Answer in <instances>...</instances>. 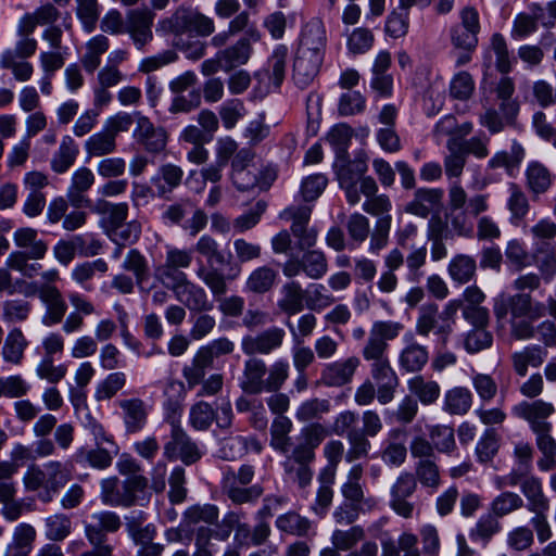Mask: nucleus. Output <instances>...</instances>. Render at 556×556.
<instances>
[{"label":"nucleus","instance_id":"4c0bfd02","mask_svg":"<svg viewBox=\"0 0 556 556\" xmlns=\"http://www.w3.org/2000/svg\"><path fill=\"white\" fill-rule=\"evenodd\" d=\"M78 154L79 148L76 141L71 136H64L51 159L52 170L56 174H64L74 165Z\"/></svg>","mask_w":556,"mask_h":556},{"label":"nucleus","instance_id":"aec40b11","mask_svg":"<svg viewBox=\"0 0 556 556\" xmlns=\"http://www.w3.org/2000/svg\"><path fill=\"white\" fill-rule=\"evenodd\" d=\"M153 20L154 13L149 9H136L128 12L125 33L129 34L138 49H142L152 41Z\"/></svg>","mask_w":556,"mask_h":556},{"label":"nucleus","instance_id":"c756f323","mask_svg":"<svg viewBox=\"0 0 556 556\" xmlns=\"http://www.w3.org/2000/svg\"><path fill=\"white\" fill-rule=\"evenodd\" d=\"M184 170L180 166L166 163L159 167L157 175L151 179L160 198H167L182 181Z\"/></svg>","mask_w":556,"mask_h":556},{"label":"nucleus","instance_id":"20e7f679","mask_svg":"<svg viewBox=\"0 0 556 556\" xmlns=\"http://www.w3.org/2000/svg\"><path fill=\"white\" fill-rule=\"evenodd\" d=\"M13 242L18 249L9 254L5 264L9 268L18 271L23 277H36L41 265L30 261L43 260L48 253V242L39 237L38 230L33 227H20L13 232Z\"/></svg>","mask_w":556,"mask_h":556},{"label":"nucleus","instance_id":"864d4df0","mask_svg":"<svg viewBox=\"0 0 556 556\" xmlns=\"http://www.w3.org/2000/svg\"><path fill=\"white\" fill-rule=\"evenodd\" d=\"M323 455L327 465L319 476L326 478L328 482H334L338 467L344 456V444L340 440H329L323 447Z\"/></svg>","mask_w":556,"mask_h":556},{"label":"nucleus","instance_id":"9b49d317","mask_svg":"<svg viewBox=\"0 0 556 556\" xmlns=\"http://www.w3.org/2000/svg\"><path fill=\"white\" fill-rule=\"evenodd\" d=\"M418 483L414 473L402 471L390 489V508L399 516L410 519L418 509L410 497L417 491Z\"/></svg>","mask_w":556,"mask_h":556},{"label":"nucleus","instance_id":"bb28decb","mask_svg":"<svg viewBox=\"0 0 556 556\" xmlns=\"http://www.w3.org/2000/svg\"><path fill=\"white\" fill-rule=\"evenodd\" d=\"M443 191L441 189L420 188L414 193V198L405 206V212L426 218L441 206Z\"/></svg>","mask_w":556,"mask_h":556},{"label":"nucleus","instance_id":"a211bd4d","mask_svg":"<svg viewBox=\"0 0 556 556\" xmlns=\"http://www.w3.org/2000/svg\"><path fill=\"white\" fill-rule=\"evenodd\" d=\"M261 39V30L251 28L236 43L218 51V56L224 60V70L230 71L236 66L245 64L253 52L251 43L258 42Z\"/></svg>","mask_w":556,"mask_h":556},{"label":"nucleus","instance_id":"6e6d98bb","mask_svg":"<svg viewBox=\"0 0 556 556\" xmlns=\"http://www.w3.org/2000/svg\"><path fill=\"white\" fill-rule=\"evenodd\" d=\"M494 92L497 100L501 101L500 110L503 112L504 116L507 119H513L519 111L517 101L511 99L515 92L513 79L509 77H502L494 87Z\"/></svg>","mask_w":556,"mask_h":556},{"label":"nucleus","instance_id":"3c124183","mask_svg":"<svg viewBox=\"0 0 556 556\" xmlns=\"http://www.w3.org/2000/svg\"><path fill=\"white\" fill-rule=\"evenodd\" d=\"M85 151L87 159L103 157L111 155L116 151V140L106 131L102 130L91 135L85 141Z\"/></svg>","mask_w":556,"mask_h":556},{"label":"nucleus","instance_id":"09e8293b","mask_svg":"<svg viewBox=\"0 0 556 556\" xmlns=\"http://www.w3.org/2000/svg\"><path fill=\"white\" fill-rule=\"evenodd\" d=\"M251 28L258 29L254 23H251L250 14L247 11L239 12L229 22L227 30L218 33L212 37L211 45L216 48H220L225 46L231 37L242 31L248 34Z\"/></svg>","mask_w":556,"mask_h":556},{"label":"nucleus","instance_id":"e2e57ef3","mask_svg":"<svg viewBox=\"0 0 556 556\" xmlns=\"http://www.w3.org/2000/svg\"><path fill=\"white\" fill-rule=\"evenodd\" d=\"M75 459L77 463H86L94 469L104 470L112 465L113 455L103 445L89 450L81 447L76 452Z\"/></svg>","mask_w":556,"mask_h":556},{"label":"nucleus","instance_id":"6ab92c4d","mask_svg":"<svg viewBox=\"0 0 556 556\" xmlns=\"http://www.w3.org/2000/svg\"><path fill=\"white\" fill-rule=\"evenodd\" d=\"M554 413V405L543 400L522 401L513 407V414L526 420L532 431L551 426L552 424L547 419Z\"/></svg>","mask_w":556,"mask_h":556},{"label":"nucleus","instance_id":"4be33fe9","mask_svg":"<svg viewBox=\"0 0 556 556\" xmlns=\"http://www.w3.org/2000/svg\"><path fill=\"white\" fill-rule=\"evenodd\" d=\"M96 181L93 172L87 166H80L71 177V184L66 191V198L70 204L75 208L90 206V199L87 192L92 188Z\"/></svg>","mask_w":556,"mask_h":556},{"label":"nucleus","instance_id":"b1692460","mask_svg":"<svg viewBox=\"0 0 556 556\" xmlns=\"http://www.w3.org/2000/svg\"><path fill=\"white\" fill-rule=\"evenodd\" d=\"M326 45L327 37L323 22L312 20L302 29L298 52L324 58Z\"/></svg>","mask_w":556,"mask_h":556},{"label":"nucleus","instance_id":"2f4dec72","mask_svg":"<svg viewBox=\"0 0 556 556\" xmlns=\"http://www.w3.org/2000/svg\"><path fill=\"white\" fill-rule=\"evenodd\" d=\"M70 301L76 311L70 313L62 325V330L66 334L81 330L85 325L84 315H91L96 313L94 305L80 294H71Z\"/></svg>","mask_w":556,"mask_h":556},{"label":"nucleus","instance_id":"4468645a","mask_svg":"<svg viewBox=\"0 0 556 556\" xmlns=\"http://www.w3.org/2000/svg\"><path fill=\"white\" fill-rule=\"evenodd\" d=\"M123 425L127 434H135L144 429L150 415V406L140 397H123L116 401Z\"/></svg>","mask_w":556,"mask_h":556},{"label":"nucleus","instance_id":"dca6fc26","mask_svg":"<svg viewBox=\"0 0 556 556\" xmlns=\"http://www.w3.org/2000/svg\"><path fill=\"white\" fill-rule=\"evenodd\" d=\"M136 128L134 137L136 141L148 152L152 154L161 153L167 146V131L155 126L147 116L136 113Z\"/></svg>","mask_w":556,"mask_h":556},{"label":"nucleus","instance_id":"f3484780","mask_svg":"<svg viewBox=\"0 0 556 556\" xmlns=\"http://www.w3.org/2000/svg\"><path fill=\"white\" fill-rule=\"evenodd\" d=\"M163 455L168 460L180 458L186 465H191L198 462L201 457L197 445L178 426L173 427L170 440L165 443Z\"/></svg>","mask_w":556,"mask_h":556},{"label":"nucleus","instance_id":"f704fd0d","mask_svg":"<svg viewBox=\"0 0 556 556\" xmlns=\"http://www.w3.org/2000/svg\"><path fill=\"white\" fill-rule=\"evenodd\" d=\"M223 491L227 497L237 505L256 502L263 494L264 489L261 484L242 485L235 483L233 478H224Z\"/></svg>","mask_w":556,"mask_h":556},{"label":"nucleus","instance_id":"cd10ccee","mask_svg":"<svg viewBox=\"0 0 556 556\" xmlns=\"http://www.w3.org/2000/svg\"><path fill=\"white\" fill-rule=\"evenodd\" d=\"M323 61L324 58L296 52L292 74L294 84L302 89L308 87L317 77Z\"/></svg>","mask_w":556,"mask_h":556},{"label":"nucleus","instance_id":"a878e982","mask_svg":"<svg viewBox=\"0 0 556 556\" xmlns=\"http://www.w3.org/2000/svg\"><path fill=\"white\" fill-rule=\"evenodd\" d=\"M46 491L39 493V500L50 503L54 495L71 480V471L60 460H50L45 464Z\"/></svg>","mask_w":556,"mask_h":556},{"label":"nucleus","instance_id":"a18cd8bd","mask_svg":"<svg viewBox=\"0 0 556 556\" xmlns=\"http://www.w3.org/2000/svg\"><path fill=\"white\" fill-rule=\"evenodd\" d=\"M110 48V40L104 35H97L86 43V52L81 58V64L87 73H94L101 64V56Z\"/></svg>","mask_w":556,"mask_h":556},{"label":"nucleus","instance_id":"6e6552de","mask_svg":"<svg viewBox=\"0 0 556 556\" xmlns=\"http://www.w3.org/2000/svg\"><path fill=\"white\" fill-rule=\"evenodd\" d=\"M157 27L165 34L177 36L194 31L198 36L208 37L215 31L213 18L186 7H179L170 16L162 18Z\"/></svg>","mask_w":556,"mask_h":556},{"label":"nucleus","instance_id":"7ed1b4c3","mask_svg":"<svg viewBox=\"0 0 556 556\" xmlns=\"http://www.w3.org/2000/svg\"><path fill=\"white\" fill-rule=\"evenodd\" d=\"M330 434L328 428L320 424L305 425L295 438L290 452L281 466L288 481L296 484L300 489L311 485L314 477L312 465L316 459V450Z\"/></svg>","mask_w":556,"mask_h":556},{"label":"nucleus","instance_id":"ddd939ff","mask_svg":"<svg viewBox=\"0 0 556 556\" xmlns=\"http://www.w3.org/2000/svg\"><path fill=\"white\" fill-rule=\"evenodd\" d=\"M167 288L173 291L176 300L190 312L204 313L214 307L205 289L189 278L175 282Z\"/></svg>","mask_w":556,"mask_h":556},{"label":"nucleus","instance_id":"4d7b16f0","mask_svg":"<svg viewBox=\"0 0 556 556\" xmlns=\"http://www.w3.org/2000/svg\"><path fill=\"white\" fill-rule=\"evenodd\" d=\"M36 539V530L28 523L18 525L13 534V542L9 546L8 556H28Z\"/></svg>","mask_w":556,"mask_h":556},{"label":"nucleus","instance_id":"8fccbe9b","mask_svg":"<svg viewBox=\"0 0 556 556\" xmlns=\"http://www.w3.org/2000/svg\"><path fill=\"white\" fill-rule=\"evenodd\" d=\"M477 264L472 256L456 254L450 261L447 271L452 280L465 285L476 276Z\"/></svg>","mask_w":556,"mask_h":556},{"label":"nucleus","instance_id":"774afa93","mask_svg":"<svg viewBox=\"0 0 556 556\" xmlns=\"http://www.w3.org/2000/svg\"><path fill=\"white\" fill-rule=\"evenodd\" d=\"M502 526L494 515L481 516L469 532V538L473 542L488 544L491 539L501 531Z\"/></svg>","mask_w":556,"mask_h":556},{"label":"nucleus","instance_id":"473e14b6","mask_svg":"<svg viewBox=\"0 0 556 556\" xmlns=\"http://www.w3.org/2000/svg\"><path fill=\"white\" fill-rule=\"evenodd\" d=\"M407 389L409 394L419 401L422 405H432L440 397V384L431 379H427L421 375H416L408 379Z\"/></svg>","mask_w":556,"mask_h":556},{"label":"nucleus","instance_id":"0e129e2a","mask_svg":"<svg viewBox=\"0 0 556 556\" xmlns=\"http://www.w3.org/2000/svg\"><path fill=\"white\" fill-rule=\"evenodd\" d=\"M127 382L126 374L123 371H114L109 374L94 390V399L98 402L109 401L113 399Z\"/></svg>","mask_w":556,"mask_h":556},{"label":"nucleus","instance_id":"58836bf2","mask_svg":"<svg viewBox=\"0 0 556 556\" xmlns=\"http://www.w3.org/2000/svg\"><path fill=\"white\" fill-rule=\"evenodd\" d=\"M472 405V394L465 387H454L444 393L443 410L450 415H466Z\"/></svg>","mask_w":556,"mask_h":556},{"label":"nucleus","instance_id":"c9c22d12","mask_svg":"<svg viewBox=\"0 0 556 556\" xmlns=\"http://www.w3.org/2000/svg\"><path fill=\"white\" fill-rule=\"evenodd\" d=\"M277 529L283 533L306 538L313 531V522L294 510H290L277 517Z\"/></svg>","mask_w":556,"mask_h":556},{"label":"nucleus","instance_id":"680f3d73","mask_svg":"<svg viewBox=\"0 0 556 556\" xmlns=\"http://www.w3.org/2000/svg\"><path fill=\"white\" fill-rule=\"evenodd\" d=\"M302 262L304 274L314 280L323 278L328 271V260L321 250L303 251Z\"/></svg>","mask_w":556,"mask_h":556},{"label":"nucleus","instance_id":"f8f14e48","mask_svg":"<svg viewBox=\"0 0 556 556\" xmlns=\"http://www.w3.org/2000/svg\"><path fill=\"white\" fill-rule=\"evenodd\" d=\"M340 163L337 164L338 180L340 187L344 190L346 201L351 205H355L361 201L359 191L357 189V182L364 177L367 172L366 160L363 157H356L352 161L345 160V157H338Z\"/></svg>","mask_w":556,"mask_h":556},{"label":"nucleus","instance_id":"37998d69","mask_svg":"<svg viewBox=\"0 0 556 556\" xmlns=\"http://www.w3.org/2000/svg\"><path fill=\"white\" fill-rule=\"evenodd\" d=\"M520 490L527 500V509L541 510L549 507V500L543 490V483L540 478L526 477L520 485Z\"/></svg>","mask_w":556,"mask_h":556},{"label":"nucleus","instance_id":"69168bd1","mask_svg":"<svg viewBox=\"0 0 556 556\" xmlns=\"http://www.w3.org/2000/svg\"><path fill=\"white\" fill-rule=\"evenodd\" d=\"M509 197L507 199V208L515 222L522 220L530 211V203L526 192L516 182L508 185Z\"/></svg>","mask_w":556,"mask_h":556},{"label":"nucleus","instance_id":"5701e85b","mask_svg":"<svg viewBox=\"0 0 556 556\" xmlns=\"http://www.w3.org/2000/svg\"><path fill=\"white\" fill-rule=\"evenodd\" d=\"M359 365L361 361L356 356L328 363L321 370L320 381L326 387L345 386L353 380Z\"/></svg>","mask_w":556,"mask_h":556},{"label":"nucleus","instance_id":"f257e3e1","mask_svg":"<svg viewBox=\"0 0 556 556\" xmlns=\"http://www.w3.org/2000/svg\"><path fill=\"white\" fill-rule=\"evenodd\" d=\"M541 286L538 274L529 273L519 276L513 282L516 294H500L494 300L493 313L497 324L510 325V334L516 340H528L534 336V320L545 315V305L534 302L530 293Z\"/></svg>","mask_w":556,"mask_h":556},{"label":"nucleus","instance_id":"412c9836","mask_svg":"<svg viewBox=\"0 0 556 556\" xmlns=\"http://www.w3.org/2000/svg\"><path fill=\"white\" fill-rule=\"evenodd\" d=\"M429 362V350L418 343L413 334L405 336V344L399 353L397 364L408 374L420 372Z\"/></svg>","mask_w":556,"mask_h":556},{"label":"nucleus","instance_id":"ea45409f","mask_svg":"<svg viewBox=\"0 0 556 556\" xmlns=\"http://www.w3.org/2000/svg\"><path fill=\"white\" fill-rule=\"evenodd\" d=\"M94 211L103 215V226L108 233L128 218L129 205L126 202L112 203L105 200H99Z\"/></svg>","mask_w":556,"mask_h":556},{"label":"nucleus","instance_id":"0eeeda50","mask_svg":"<svg viewBox=\"0 0 556 556\" xmlns=\"http://www.w3.org/2000/svg\"><path fill=\"white\" fill-rule=\"evenodd\" d=\"M92 522L85 523V536L90 548L77 556H113L114 546L110 543L108 533L117 532L122 527L119 516L111 510L94 513Z\"/></svg>","mask_w":556,"mask_h":556},{"label":"nucleus","instance_id":"393cba45","mask_svg":"<svg viewBox=\"0 0 556 556\" xmlns=\"http://www.w3.org/2000/svg\"><path fill=\"white\" fill-rule=\"evenodd\" d=\"M526 187L533 198L546 193L554 184L555 175L539 161L528 163L525 170Z\"/></svg>","mask_w":556,"mask_h":556},{"label":"nucleus","instance_id":"79ce46f5","mask_svg":"<svg viewBox=\"0 0 556 556\" xmlns=\"http://www.w3.org/2000/svg\"><path fill=\"white\" fill-rule=\"evenodd\" d=\"M546 357V351L539 345H529L511 354L513 368L517 375H527L528 367H539Z\"/></svg>","mask_w":556,"mask_h":556},{"label":"nucleus","instance_id":"1a4fd4ad","mask_svg":"<svg viewBox=\"0 0 556 556\" xmlns=\"http://www.w3.org/2000/svg\"><path fill=\"white\" fill-rule=\"evenodd\" d=\"M197 277L210 289L212 294L219 302V311L230 317H238L244 308V300L239 295L222 298L228 291L227 277L215 267H206L203 262L199 263Z\"/></svg>","mask_w":556,"mask_h":556},{"label":"nucleus","instance_id":"052dcab7","mask_svg":"<svg viewBox=\"0 0 556 556\" xmlns=\"http://www.w3.org/2000/svg\"><path fill=\"white\" fill-rule=\"evenodd\" d=\"M525 506L523 498L510 491H504L495 496L491 504L490 510L496 518H504Z\"/></svg>","mask_w":556,"mask_h":556},{"label":"nucleus","instance_id":"7c9ffc66","mask_svg":"<svg viewBox=\"0 0 556 556\" xmlns=\"http://www.w3.org/2000/svg\"><path fill=\"white\" fill-rule=\"evenodd\" d=\"M40 301L46 305V313L42 317V324L52 327L60 324L67 311V304L59 289H47L45 293L37 294Z\"/></svg>","mask_w":556,"mask_h":556},{"label":"nucleus","instance_id":"a19ab883","mask_svg":"<svg viewBox=\"0 0 556 556\" xmlns=\"http://www.w3.org/2000/svg\"><path fill=\"white\" fill-rule=\"evenodd\" d=\"M278 271L268 265L256 267L245 281V290L254 294H264L276 285Z\"/></svg>","mask_w":556,"mask_h":556},{"label":"nucleus","instance_id":"13d9d810","mask_svg":"<svg viewBox=\"0 0 556 556\" xmlns=\"http://www.w3.org/2000/svg\"><path fill=\"white\" fill-rule=\"evenodd\" d=\"M414 476L417 483H420L421 486L430 489L431 491H437L442 482L440 468L434 459L430 458L416 463Z\"/></svg>","mask_w":556,"mask_h":556},{"label":"nucleus","instance_id":"f03ea898","mask_svg":"<svg viewBox=\"0 0 556 556\" xmlns=\"http://www.w3.org/2000/svg\"><path fill=\"white\" fill-rule=\"evenodd\" d=\"M404 326L394 320L374 321L362 349V356L370 363V376L377 383V400L386 405L393 401L400 379L388 356L389 342L396 339Z\"/></svg>","mask_w":556,"mask_h":556},{"label":"nucleus","instance_id":"603ef678","mask_svg":"<svg viewBox=\"0 0 556 556\" xmlns=\"http://www.w3.org/2000/svg\"><path fill=\"white\" fill-rule=\"evenodd\" d=\"M72 530V519L64 513H55L45 519V535L51 542L64 541Z\"/></svg>","mask_w":556,"mask_h":556},{"label":"nucleus","instance_id":"bf43d9fd","mask_svg":"<svg viewBox=\"0 0 556 556\" xmlns=\"http://www.w3.org/2000/svg\"><path fill=\"white\" fill-rule=\"evenodd\" d=\"M460 307H462L460 300H451L445 304L442 313L439 316L443 323L438 327L435 336H437V344L441 349H445L447 345L450 337L453 332L455 315L457 314V311Z\"/></svg>","mask_w":556,"mask_h":556},{"label":"nucleus","instance_id":"c85d7f7f","mask_svg":"<svg viewBox=\"0 0 556 556\" xmlns=\"http://www.w3.org/2000/svg\"><path fill=\"white\" fill-rule=\"evenodd\" d=\"M526 157V150L521 143L514 140L509 151H498L496 152L488 162V168L490 169H498L504 168L505 173L514 177L522 161Z\"/></svg>","mask_w":556,"mask_h":556},{"label":"nucleus","instance_id":"338daca9","mask_svg":"<svg viewBox=\"0 0 556 556\" xmlns=\"http://www.w3.org/2000/svg\"><path fill=\"white\" fill-rule=\"evenodd\" d=\"M447 155L444 157L445 174L450 178H457L463 174L467 157L458 146V139L451 137L446 142Z\"/></svg>","mask_w":556,"mask_h":556},{"label":"nucleus","instance_id":"c03bdc74","mask_svg":"<svg viewBox=\"0 0 556 556\" xmlns=\"http://www.w3.org/2000/svg\"><path fill=\"white\" fill-rule=\"evenodd\" d=\"M292 428L293 424L287 416H278L273 420L270 426V446L275 451L281 454L290 452L293 445L290 438Z\"/></svg>","mask_w":556,"mask_h":556},{"label":"nucleus","instance_id":"5fc2aeb1","mask_svg":"<svg viewBox=\"0 0 556 556\" xmlns=\"http://www.w3.org/2000/svg\"><path fill=\"white\" fill-rule=\"evenodd\" d=\"M213 364L198 350L190 364L182 368V377L189 390H193L206 376V371L213 368Z\"/></svg>","mask_w":556,"mask_h":556},{"label":"nucleus","instance_id":"423d86ee","mask_svg":"<svg viewBox=\"0 0 556 556\" xmlns=\"http://www.w3.org/2000/svg\"><path fill=\"white\" fill-rule=\"evenodd\" d=\"M100 486V498L106 506L129 508L143 506L150 500L148 479L144 476H132L125 481L109 477L101 481Z\"/></svg>","mask_w":556,"mask_h":556},{"label":"nucleus","instance_id":"9d476101","mask_svg":"<svg viewBox=\"0 0 556 556\" xmlns=\"http://www.w3.org/2000/svg\"><path fill=\"white\" fill-rule=\"evenodd\" d=\"M193 260L191 250L166 245L164 262L155 268V277L166 287L188 278L184 271Z\"/></svg>","mask_w":556,"mask_h":556},{"label":"nucleus","instance_id":"39448f33","mask_svg":"<svg viewBox=\"0 0 556 556\" xmlns=\"http://www.w3.org/2000/svg\"><path fill=\"white\" fill-rule=\"evenodd\" d=\"M289 377V364L278 359L267 368L265 362L250 357L244 362L240 388L248 394L276 392L281 389Z\"/></svg>","mask_w":556,"mask_h":556},{"label":"nucleus","instance_id":"de8ad7c7","mask_svg":"<svg viewBox=\"0 0 556 556\" xmlns=\"http://www.w3.org/2000/svg\"><path fill=\"white\" fill-rule=\"evenodd\" d=\"M282 298L278 301V307L288 315H294L303 309L305 292L298 281L291 280L281 288Z\"/></svg>","mask_w":556,"mask_h":556},{"label":"nucleus","instance_id":"e433bc0d","mask_svg":"<svg viewBox=\"0 0 556 556\" xmlns=\"http://www.w3.org/2000/svg\"><path fill=\"white\" fill-rule=\"evenodd\" d=\"M219 509L214 504H195L188 507L184 515L181 526L192 528L200 523L207 526L217 525Z\"/></svg>","mask_w":556,"mask_h":556},{"label":"nucleus","instance_id":"72a5a7b5","mask_svg":"<svg viewBox=\"0 0 556 556\" xmlns=\"http://www.w3.org/2000/svg\"><path fill=\"white\" fill-rule=\"evenodd\" d=\"M27 346L28 341L23 331L20 328L11 329L1 350L3 361L15 366L21 365Z\"/></svg>","mask_w":556,"mask_h":556},{"label":"nucleus","instance_id":"49530a36","mask_svg":"<svg viewBox=\"0 0 556 556\" xmlns=\"http://www.w3.org/2000/svg\"><path fill=\"white\" fill-rule=\"evenodd\" d=\"M331 409L330 401L327 399L312 397L303 401L295 410V418L302 424H313V420H320Z\"/></svg>","mask_w":556,"mask_h":556},{"label":"nucleus","instance_id":"2eb2a0df","mask_svg":"<svg viewBox=\"0 0 556 556\" xmlns=\"http://www.w3.org/2000/svg\"><path fill=\"white\" fill-rule=\"evenodd\" d=\"M285 338L286 331L273 326L255 336H244L241 350L248 356L268 355L282 346Z\"/></svg>","mask_w":556,"mask_h":556}]
</instances>
